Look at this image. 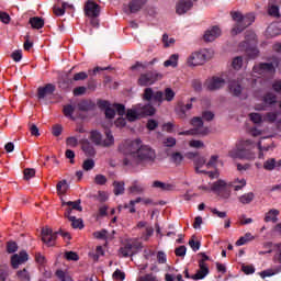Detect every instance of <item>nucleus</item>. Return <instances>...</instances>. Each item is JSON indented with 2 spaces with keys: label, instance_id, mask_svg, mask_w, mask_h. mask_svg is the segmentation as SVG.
<instances>
[{
  "label": "nucleus",
  "instance_id": "obj_1",
  "mask_svg": "<svg viewBox=\"0 0 281 281\" xmlns=\"http://www.w3.org/2000/svg\"><path fill=\"white\" fill-rule=\"evenodd\" d=\"M119 148L123 155H125L123 166L135 168V166H139V164L146 161H155V149L148 145H142V139L139 138H136L135 140H126Z\"/></svg>",
  "mask_w": 281,
  "mask_h": 281
},
{
  "label": "nucleus",
  "instance_id": "obj_2",
  "mask_svg": "<svg viewBox=\"0 0 281 281\" xmlns=\"http://www.w3.org/2000/svg\"><path fill=\"white\" fill-rule=\"evenodd\" d=\"M256 148L259 150V159L265 157L262 150L269 148L262 147V143H256L249 138H243L236 143V148L229 151V157L233 159H246V161H254L256 159Z\"/></svg>",
  "mask_w": 281,
  "mask_h": 281
},
{
  "label": "nucleus",
  "instance_id": "obj_3",
  "mask_svg": "<svg viewBox=\"0 0 281 281\" xmlns=\"http://www.w3.org/2000/svg\"><path fill=\"white\" fill-rule=\"evenodd\" d=\"M233 21L236 22L235 26L232 30L233 36H236V34H240V32H244L256 21V15L254 13H247L246 15H243V13L238 11L231 12Z\"/></svg>",
  "mask_w": 281,
  "mask_h": 281
},
{
  "label": "nucleus",
  "instance_id": "obj_4",
  "mask_svg": "<svg viewBox=\"0 0 281 281\" xmlns=\"http://www.w3.org/2000/svg\"><path fill=\"white\" fill-rule=\"evenodd\" d=\"M143 100L146 102H158V104H161L164 100L167 102H172L175 100V91L172 88H166L165 89V99H164V92L161 91H153V88H146L144 90Z\"/></svg>",
  "mask_w": 281,
  "mask_h": 281
},
{
  "label": "nucleus",
  "instance_id": "obj_5",
  "mask_svg": "<svg viewBox=\"0 0 281 281\" xmlns=\"http://www.w3.org/2000/svg\"><path fill=\"white\" fill-rule=\"evenodd\" d=\"M246 41L240 44V47H244L246 56L248 58H258V47H256V33L249 32L245 36Z\"/></svg>",
  "mask_w": 281,
  "mask_h": 281
},
{
  "label": "nucleus",
  "instance_id": "obj_6",
  "mask_svg": "<svg viewBox=\"0 0 281 281\" xmlns=\"http://www.w3.org/2000/svg\"><path fill=\"white\" fill-rule=\"evenodd\" d=\"M90 139L95 146H103L104 148H109V146L115 144V138L109 130L105 131V139H102V134L98 131H92L90 133Z\"/></svg>",
  "mask_w": 281,
  "mask_h": 281
},
{
  "label": "nucleus",
  "instance_id": "obj_7",
  "mask_svg": "<svg viewBox=\"0 0 281 281\" xmlns=\"http://www.w3.org/2000/svg\"><path fill=\"white\" fill-rule=\"evenodd\" d=\"M58 234L63 236V238H67L68 240H71V235L68 232L60 231L59 233H54L52 228H43L42 229V240L48 247H53L54 243H56V238H58Z\"/></svg>",
  "mask_w": 281,
  "mask_h": 281
},
{
  "label": "nucleus",
  "instance_id": "obj_8",
  "mask_svg": "<svg viewBox=\"0 0 281 281\" xmlns=\"http://www.w3.org/2000/svg\"><path fill=\"white\" fill-rule=\"evenodd\" d=\"M191 124L193 126L192 130L180 132L179 135H207L210 133V128L203 126V119L195 116L191 120Z\"/></svg>",
  "mask_w": 281,
  "mask_h": 281
},
{
  "label": "nucleus",
  "instance_id": "obj_9",
  "mask_svg": "<svg viewBox=\"0 0 281 281\" xmlns=\"http://www.w3.org/2000/svg\"><path fill=\"white\" fill-rule=\"evenodd\" d=\"M207 60H210V50L204 49L192 53L187 59V65L189 67H199V65H205Z\"/></svg>",
  "mask_w": 281,
  "mask_h": 281
},
{
  "label": "nucleus",
  "instance_id": "obj_10",
  "mask_svg": "<svg viewBox=\"0 0 281 281\" xmlns=\"http://www.w3.org/2000/svg\"><path fill=\"white\" fill-rule=\"evenodd\" d=\"M162 76L157 70H149L145 74H140L137 85L138 87H150L155 85L157 80H161Z\"/></svg>",
  "mask_w": 281,
  "mask_h": 281
},
{
  "label": "nucleus",
  "instance_id": "obj_11",
  "mask_svg": "<svg viewBox=\"0 0 281 281\" xmlns=\"http://www.w3.org/2000/svg\"><path fill=\"white\" fill-rule=\"evenodd\" d=\"M211 191L215 192L222 199H229V188L227 187V182L225 180H217L211 187Z\"/></svg>",
  "mask_w": 281,
  "mask_h": 281
},
{
  "label": "nucleus",
  "instance_id": "obj_12",
  "mask_svg": "<svg viewBox=\"0 0 281 281\" xmlns=\"http://www.w3.org/2000/svg\"><path fill=\"white\" fill-rule=\"evenodd\" d=\"M85 14L90 18H99L100 16V4L95 3L93 0H88L85 4Z\"/></svg>",
  "mask_w": 281,
  "mask_h": 281
},
{
  "label": "nucleus",
  "instance_id": "obj_13",
  "mask_svg": "<svg viewBox=\"0 0 281 281\" xmlns=\"http://www.w3.org/2000/svg\"><path fill=\"white\" fill-rule=\"evenodd\" d=\"M30 256L27 255V251L22 250L11 257V265L14 269H19V266L27 262Z\"/></svg>",
  "mask_w": 281,
  "mask_h": 281
},
{
  "label": "nucleus",
  "instance_id": "obj_14",
  "mask_svg": "<svg viewBox=\"0 0 281 281\" xmlns=\"http://www.w3.org/2000/svg\"><path fill=\"white\" fill-rule=\"evenodd\" d=\"M206 87L209 91H217V89H223V87H225V79L221 77H213L206 81Z\"/></svg>",
  "mask_w": 281,
  "mask_h": 281
},
{
  "label": "nucleus",
  "instance_id": "obj_15",
  "mask_svg": "<svg viewBox=\"0 0 281 281\" xmlns=\"http://www.w3.org/2000/svg\"><path fill=\"white\" fill-rule=\"evenodd\" d=\"M252 70L255 74H259V75L271 74L276 71V67H273L272 63H261L254 66Z\"/></svg>",
  "mask_w": 281,
  "mask_h": 281
},
{
  "label": "nucleus",
  "instance_id": "obj_16",
  "mask_svg": "<svg viewBox=\"0 0 281 281\" xmlns=\"http://www.w3.org/2000/svg\"><path fill=\"white\" fill-rule=\"evenodd\" d=\"M99 109H104L105 117L108 120H113L115 117V109L111 108V103L106 100H99L98 101Z\"/></svg>",
  "mask_w": 281,
  "mask_h": 281
},
{
  "label": "nucleus",
  "instance_id": "obj_17",
  "mask_svg": "<svg viewBox=\"0 0 281 281\" xmlns=\"http://www.w3.org/2000/svg\"><path fill=\"white\" fill-rule=\"evenodd\" d=\"M207 276H210V267L202 261L199 262V270L191 277V280H203Z\"/></svg>",
  "mask_w": 281,
  "mask_h": 281
},
{
  "label": "nucleus",
  "instance_id": "obj_18",
  "mask_svg": "<svg viewBox=\"0 0 281 281\" xmlns=\"http://www.w3.org/2000/svg\"><path fill=\"white\" fill-rule=\"evenodd\" d=\"M218 36H221V29L218 26H212L204 33L203 40L205 43H212L213 41H216Z\"/></svg>",
  "mask_w": 281,
  "mask_h": 281
},
{
  "label": "nucleus",
  "instance_id": "obj_19",
  "mask_svg": "<svg viewBox=\"0 0 281 281\" xmlns=\"http://www.w3.org/2000/svg\"><path fill=\"white\" fill-rule=\"evenodd\" d=\"M56 91V86L53 83H47L45 87H40L37 89V98L38 100H45L46 95H52Z\"/></svg>",
  "mask_w": 281,
  "mask_h": 281
},
{
  "label": "nucleus",
  "instance_id": "obj_20",
  "mask_svg": "<svg viewBox=\"0 0 281 281\" xmlns=\"http://www.w3.org/2000/svg\"><path fill=\"white\" fill-rule=\"evenodd\" d=\"M193 5H194V2H192V0H180L177 3L176 12L177 14H186V12H189V10H192Z\"/></svg>",
  "mask_w": 281,
  "mask_h": 281
},
{
  "label": "nucleus",
  "instance_id": "obj_21",
  "mask_svg": "<svg viewBox=\"0 0 281 281\" xmlns=\"http://www.w3.org/2000/svg\"><path fill=\"white\" fill-rule=\"evenodd\" d=\"M147 2L148 0H131L128 3L131 14H136V12H139V10H142Z\"/></svg>",
  "mask_w": 281,
  "mask_h": 281
},
{
  "label": "nucleus",
  "instance_id": "obj_22",
  "mask_svg": "<svg viewBox=\"0 0 281 281\" xmlns=\"http://www.w3.org/2000/svg\"><path fill=\"white\" fill-rule=\"evenodd\" d=\"M229 93L235 98L240 97L243 93V86H240V81L232 80L228 85Z\"/></svg>",
  "mask_w": 281,
  "mask_h": 281
},
{
  "label": "nucleus",
  "instance_id": "obj_23",
  "mask_svg": "<svg viewBox=\"0 0 281 281\" xmlns=\"http://www.w3.org/2000/svg\"><path fill=\"white\" fill-rule=\"evenodd\" d=\"M277 170L281 168V159L276 160V158H269L263 162V169L271 172L272 170Z\"/></svg>",
  "mask_w": 281,
  "mask_h": 281
},
{
  "label": "nucleus",
  "instance_id": "obj_24",
  "mask_svg": "<svg viewBox=\"0 0 281 281\" xmlns=\"http://www.w3.org/2000/svg\"><path fill=\"white\" fill-rule=\"evenodd\" d=\"M142 202H143V199L137 198L136 200H131L128 204L119 205L117 210H119V212H122V210H130V214H135V212H136L135 205H137V203H142Z\"/></svg>",
  "mask_w": 281,
  "mask_h": 281
},
{
  "label": "nucleus",
  "instance_id": "obj_25",
  "mask_svg": "<svg viewBox=\"0 0 281 281\" xmlns=\"http://www.w3.org/2000/svg\"><path fill=\"white\" fill-rule=\"evenodd\" d=\"M193 164L195 167L196 175H207V171L200 169V168H203L206 164L205 157L198 156L196 158H194Z\"/></svg>",
  "mask_w": 281,
  "mask_h": 281
},
{
  "label": "nucleus",
  "instance_id": "obj_26",
  "mask_svg": "<svg viewBox=\"0 0 281 281\" xmlns=\"http://www.w3.org/2000/svg\"><path fill=\"white\" fill-rule=\"evenodd\" d=\"M77 106H78L79 111L87 113V112L93 111V109H95V103H93L91 100H82L77 104Z\"/></svg>",
  "mask_w": 281,
  "mask_h": 281
},
{
  "label": "nucleus",
  "instance_id": "obj_27",
  "mask_svg": "<svg viewBox=\"0 0 281 281\" xmlns=\"http://www.w3.org/2000/svg\"><path fill=\"white\" fill-rule=\"evenodd\" d=\"M29 23L33 30H43L45 27V20L40 16L30 18Z\"/></svg>",
  "mask_w": 281,
  "mask_h": 281
},
{
  "label": "nucleus",
  "instance_id": "obj_28",
  "mask_svg": "<svg viewBox=\"0 0 281 281\" xmlns=\"http://www.w3.org/2000/svg\"><path fill=\"white\" fill-rule=\"evenodd\" d=\"M280 215V211L276 209H271L268 213H266L265 222L266 223H278V216Z\"/></svg>",
  "mask_w": 281,
  "mask_h": 281
},
{
  "label": "nucleus",
  "instance_id": "obj_29",
  "mask_svg": "<svg viewBox=\"0 0 281 281\" xmlns=\"http://www.w3.org/2000/svg\"><path fill=\"white\" fill-rule=\"evenodd\" d=\"M179 66V54H172L167 60L164 63V67H172L173 69Z\"/></svg>",
  "mask_w": 281,
  "mask_h": 281
},
{
  "label": "nucleus",
  "instance_id": "obj_30",
  "mask_svg": "<svg viewBox=\"0 0 281 281\" xmlns=\"http://www.w3.org/2000/svg\"><path fill=\"white\" fill-rule=\"evenodd\" d=\"M153 188H159L160 190H164L165 192H170V191L175 190V186H172L170 183L161 182L159 180L154 181Z\"/></svg>",
  "mask_w": 281,
  "mask_h": 281
},
{
  "label": "nucleus",
  "instance_id": "obj_31",
  "mask_svg": "<svg viewBox=\"0 0 281 281\" xmlns=\"http://www.w3.org/2000/svg\"><path fill=\"white\" fill-rule=\"evenodd\" d=\"M70 207V210H76L77 212H82V207L80 206V200L77 201H68V202H61V206L65 207Z\"/></svg>",
  "mask_w": 281,
  "mask_h": 281
},
{
  "label": "nucleus",
  "instance_id": "obj_32",
  "mask_svg": "<svg viewBox=\"0 0 281 281\" xmlns=\"http://www.w3.org/2000/svg\"><path fill=\"white\" fill-rule=\"evenodd\" d=\"M254 199H256V194H254V192H248L239 196L238 201L239 203H243V205H249Z\"/></svg>",
  "mask_w": 281,
  "mask_h": 281
},
{
  "label": "nucleus",
  "instance_id": "obj_33",
  "mask_svg": "<svg viewBox=\"0 0 281 281\" xmlns=\"http://www.w3.org/2000/svg\"><path fill=\"white\" fill-rule=\"evenodd\" d=\"M75 111H76V105H74V104H66L63 108V113H64L65 117H69V120H75L74 119Z\"/></svg>",
  "mask_w": 281,
  "mask_h": 281
},
{
  "label": "nucleus",
  "instance_id": "obj_34",
  "mask_svg": "<svg viewBox=\"0 0 281 281\" xmlns=\"http://www.w3.org/2000/svg\"><path fill=\"white\" fill-rule=\"evenodd\" d=\"M262 101L266 106H271V104H276V102H278V97L271 92H268L263 95Z\"/></svg>",
  "mask_w": 281,
  "mask_h": 281
},
{
  "label": "nucleus",
  "instance_id": "obj_35",
  "mask_svg": "<svg viewBox=\"0 0 281 281\" xmlns=\"http://www.w3.org/2000/svg\"><path fill=\"white\" fill-rule=\"evenodd\" d=\"M82 150L86 157H95V148L91 144L86 143L82 145Z\"/></svg>",
  "mask_w": 281,
  "mask_h": 281
},
{
  "label": "nucleus",
  "instance_id": "obj_36",
  "mask_svg": "<svg viewBox=\"0 0 281 281\" xmlns=\"http://www.w3.org/2000/svg\"><path fill=\"white\" fill-rule=\"evenodd\" d=\"M120 254L123 256V258L133 256V244H126L125 247L120 248Z\"/></svg>",
  "mask_w": 281,
  "mask_h": 281
},
{
  "label": "nucleus",
  "instance_id": "obj_37",
  "mask_svg": "<svg viewBox=\"0 0 281 281\" xmlns=\"http://www.w3.org/2000/svg\"><path fill=\"white\" fill-rule=\"evenodd\" d=\"M69 221L71 222V227L74 229H83L85 228L82 218H76V216H75V217H69Z\"/></svg>",
  "mask_w": 281,
  "mask_h": 281
},
{
  "label": "nucleus",
  "instance_id": "obj_38",
  "mask_svg": "<svg viewBox=\"0 0 281 281\" xmlns=\"http://www.w3.org/2000/svg\"><path fill=\"white\" fill-rule=\"evenodd\" d=\"M159 59L157 58H154L151 61H148L146 65L139 63V61H136L135 65H133L131 67L132 71H135L136 69H139V67H142L143 69H146L147 67H149V65H155V63H158Z\"/></svg>",
  "mask_w": 281,
  "mask_h": 281
},
{
  "label": "nucleus",
  "instance_id": "obj_39",
  "mask_svg": "<svg viewBox=\"0 0 281 281\" xmlns=\"http://www.w3.org/2000/svg\"><path fill=\"white\" fill-rule=\"evenodd\" d=\"M113 187H114V194L115 196H120V194H123L124 193V182L121 181H114L113 182Z\"/></svg>",
  "mask_w": 281,
  "mask_h": 281
},
{
  "label": "nucleus",
  "instance_id": "obj_40",
  "mask_svg": "<svg viewBox=\"0 0 281 281\" xmlns=\"http://www.w3.org/2000/svg\"><path fill=\"white\" fill-rule=\"evenodd\" d=\"M144 190V187L142 184H137V182H134V184L128 188V192L131 194H142Z\"/></svg>",
  "mask_w": 281,
  "mask_h": 281
},
{
  "label": "nucleus",
  "instance_id": "obj_41",
  "mask_svg": "<svg viewBox=\"0 0 281 281\" xmlns=\"http://www.w3.org/2000/svg\"><path fill=\"white\" fill-rule=\"evenodd\" d=\"M56 190L60 194H65V192H67V190H69V184H67V180L59 181L56 186Z\"/></svg>",
  "mask_w": 281,
  "mask_h": 281
},
{
  "label": "nucleus",
  "instance_id": "obj_42",
  "mask_svg": "<svg viewBox=\"0 0 281 281\" xmlns=\"http://www.w3.org/2000/svg\"><path fill=\"white\" fill-rule=\"evenodd\" d=\"M171 161L176 166H181V161H183V155L179 151L171 154Z\"/></svg>",
  "mask_w": 281,
  "mask_h": 281
},
{
  "label": "nucleus",
  "instance_id": "obj_43",
  "mask_svg": "<svg viewBox=\"0 0 281 281\" xmlns=\"http://www.w3.org/2000/svg\"><path fill=\"white\" fill-rule=\"evenodd\" d=\"M281 269H277L276 271L268 269V270H263L259 273L260 278H262V280H265V278H271V276H276V273H280Z\"/></svg>",
  "mask_w": 281,
  "mask_h": 281
},
{
  "label": "nucleus",
  "instance_id": "obj_44",
  "mask_svg": "<svg viewBox=\"0 0 281 281\" xmlns=\"http://www.w3.org/2000/svg\"><path fill=\"white\" fill-rule=\"evenodd\" d=\"M95 168V161L93 159H86L82 164V169L86 170V172H89V170H93Z\"/></svg>",
  "mask_w": 281,
  "mask_h": 281
},
{
  "label": "nucleus",
  "instance_id": "obj_45",
  "mask_svg": "<svg viewBox=\"0 0 281 281\" xmlns=\"http://www.w3.org/2000/svg\"><path fill=\"white\" fill-rule=\"evenodd\" d=\"M126 117L128 122H135L136 120H139V113H137L136 110H127Z\"/></svg>",
  "mask_w": 281,
  "mask_h": 281
},
{
  "label": "nucleus",
  "instance_id": "obj_46",
  "mask_svg": "<svg viewBox=\"0 0 281 281\" xmlns=\"http://www.w3.org/2000/svg\"><path fill=\"white\" fill-rule=\"evenodd\" d=\"M138 281H159V277H157V274L150 272L143 277H139Z\"/></svg>",
  "mask_w": 281,
  "mask_h": 281
},
{
  "label": "nucleus",
  "instance_id": "obj_47",
  "mask_svg": "<svg viewBox=\"0 0 281 281\" xmlns=\"http://www.w3.org/2000/svg\"><path fill=\"white\" fill-rule=\"evenodd\" d=\"M36 177V170L34 168L24 169V179L25 181H30V179Z\"/></svg>",
  "mask_w": 281,
  "mask_h": 281
},
{
  "label": "nucleus",
  "instance_id": "obj_48",
  "mask_svg": "<svg viewBox=\"0 0 281 281\" xmlns=\"http://www.w3.org/2000/svg\"><path fill=\"white\" fill-rule=\"evenodd\" d=\"M113 280L116 281H123L126 279V273H124L123 271H121L120 269H116L113 274H112Z\"/></svg>",
  "mask_w": 281,
  "mask_h": 281
},
{
  "label": "nucleus",
  "instance_id": "obj_49",
  "mask_svg": "<svg viewBox=\"0 0 281 281\" xmlns=\"http://www.w3.org/2000/svg\"><path fill=\"white\" fill-rule=\"evenodd\" d=\"M87 78H89V74H87L86 71H80L74 75L72 80L75 82H78L80 80H87Z\"/></svg>",
  "mask_w": 281,
  "mask_h": 281
},
{
  "label": "nucleus",
  "instance_id": "obj_50",
  "mask_svg": "<svg viewBox=\"0 0 281 281\" xmlns=\"http://www.w3.org/2000/svg\"><path fill=\"white\" fill-rule=\"evenodd\" d=\"M0 21L1 23H4V25H10V21H12V18H10V14H8V12L1 11Z\"/></svg>",
  "mask_w": 281,
  "mask_h": 281
},
{
  "label": "nucleus",
  "instance_id": "obj_51",
  "mask_svg": "<svg viewBox=\"0 0 281 281\" xmlns=\"http://www.w3.org/2000/svg\"><path fill=\"white\" fill-rule=\"evenodd\" d=\"M249 117L250 122H254V124H262V115H260V113H250Z\"/></svg>",
  "mask_w": 281,
  "mask_h": 281
},
{
  "label": "nucleus",
  "instance_id": "obj_52",
  "mask_svg": "<svg viewBox=\"0 0 281 281\" xmlns=\"http://www.w3.org/2000/svg\"><path fill=\"white\" fill-rule=\"evenodd\" d=\"M55 276L61 281H71V277H69V274L65 273L63 270H57Z\"/></svg>",
  "mask_w": 281,
  "mask_h": 281
},
{
  "label": "nucleus",
  "instance_id": "obj_53",
  "mask_svg": "<svg viewBox=\"0 0 281 281\" xmlns=\"http://www.w3.org/2000/svg\"><path fill=\"white\" fill-rule=\"evenodd\" d=\"M164 146H166L167 148H173V146H177V138L175 137L165 138Z\"/></svg>",
  "mask_w": 281,
  "mask_h": 281
},
{
  "label": "nucleus",
  "instance_id": "obj_54",
  "mask_svg": "<svg viewBox=\"0 0 281 281\" xmlns=\"http://www.w3.org/2000/svg\"><path fill=\"white\" fill-rule=\"evenodd\" d=\"M18 249H19V245H16V241H9L7 244L8 254H14L15 251H18Z\"/></svg>",
  "mask_w": 281,
  "mask_h": 281
},
{
  "label": "nucleus",
  "instance_id": "obj_55",
  "mask_svg": "<svg viewBox=\"0 0 281 281\" xmlns=\"http://www.w3.org/2000/svg\"><path fill=\"white\" fill-rule=\"evenodd\" d=\"M190 109H192V103H187L186 105H181L178 115L181 119L186 117V111H190Z\"/></svg>",
  "mask_w": 281,
  "mask_h": 281
},
{
  "label": "nucleus",
  "instance_id": "obj_56",
  "mask_svg": "<svg viewBox=\"0 0 281 281\" xmlns=\"http://www.w3.org/2000/svg\"><path fill=\"white\" fill-rule=\"evenodd\" d=\"M187 251H188V248L186 246H179L178 248H176L175 254L179 258H184Z\"/></svg>",
  "mask_w": 281,
  "mask_h": 281
},
{
  "label": "nucleus",
  "instance_id": "obj_57",
  "mask_svg": "<svg viewBox=\"0 0 281 281\" xmlns=\"http://www.w3.org/2000/svg\"><path fill=\"white\" fill-rule=\"evenodd\" d=\"M18 278L23 281H30V272L24 268L23 270L18 271Z\"/></svg>",
  "mask_w": 281,
  "mask_h": 281
},
{
  "label": "nucleus",
  "instance_id": "obj_58",
  "mask_svg": "<svg viewBox=\"0 0 281 281\" xmlns=\"http://www.w3.org/2000/svg\"><path fill=\"white\" fill-rule=\"evenodd\" d=\"M65 258H66V260H72L75 262L80 260V257L74 251H66Z\"/></svg>",
  "mask_w": 281,
  "mask_h": 281
},
{
  "label": "nucleus",
  "instance_id": "obj_59",
  "mask_svg": "<svg viewBox=\"0 0 281 281\" xmlns=\"http://www.w3.org/2000/svg\"><path fill=\"white\" fill-rule=\"evenodd\" d=\"M232 66L237 70L240 69L243 67V57L241 56L235 57L233 59Z\"/></svg>",
  "mask_w": 281,
  "mask_h": 281
},
{
  "label": "nucleus",
  "instance_id": "obj_60",
  "mask_svg": "<svg viewBox=\"0 0 281 281\" xmlns=\"http://www.w3.org/2000/svg\"><path fill=\"white\" fill-rule=\"evenodd\" d=\"M94 183H97V186H104L106 183V176L97 175L94 177Z\"/></svg>",
  "mask_w": 281,
  "mask_h": 281
},
{
  "label": "nucleus",
  "instance_id": "obj_61",
  "mask_svg": "<svg viewBox=\"0 0 281 281\" xmlns=\"http://www.w3.org/2000/svg\"><path fill=\"white\" fill-rule=\"evenodd\" d=\"M268 14L270 16H280V8L278 5H272L268 9Z\"/></svg>",
  "mask_w": 281,
  "mask_h": 281
},
{
  "label": "nucleus",
  "instance_id": "obj_62",
  "mask_svg": "<svg viewBox=\"0 0 281 281\" xmlns=\"http://www.w3.org/2000/svg\"><path fill=\"white\" fill-rule=\"evenodd\" d=\"M278 120V113L276 112H268L265 115V121L266 122H276Z\"/></svg>",
  "mask_w": 281,
  "mask_h": 281
},
{
  "label": "nucleus",
  "instance_id": "obj_63",
  "mask_svg": "<svg viewBox=\"0 0 281 281\" xmlns=\"http://www.w3.org/2000/svg\"><path fill=\"white\" fill-rule=\"evenodd\" d=\"M216 161H218V156H211L210 160L206 162V168H216Z\"/></svg>",
  "mask_w": 281,
  "mask_h": 281
},
{
  "label": "nucleus",
  "instance_id": "obj_64",
  "mask_svg": "<svg viewBox=\"0 0 281 281\" xmlns=\"http://www.w3.org/2000/svg\"><path fill=\"white\" fill-rule=\"evenodd\" d=\"M155 112H156V110H155V106H153V105H145L143 108L144 115H155Z\"/></svg>",
  "mask_w": 281,
  "mask_h": 281
}]
</instances>
